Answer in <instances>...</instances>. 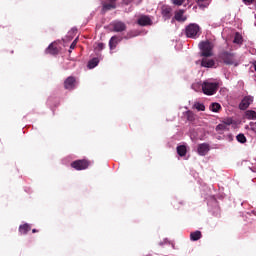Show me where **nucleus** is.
I'll list each match as a JSON object with an SVG mask.
<instances>
[{"label": "nucleus", "instance_id": "32", "mask_svg": "<svg viewBox=\"0 0 256 256\" xmlns=\"http://www.w3.org/2000/svg\"><path fill=\"white\" fill-rule=\"evenodd\" d=\"M68 35L70 36V39H73V35H77V29L72 28L71 31L68 32Z\"/></svg>", "mask_w": 256, "mask_h": 256}, {"label": "nucleus", "instance_id": "10", "mask_svg": "<svg viewBox=\"0 0 256 256\" xmlns=\"http://www.w3.org/2000/svg\"><path fill=\"white\" fill-rule=\"evenodd\" d=\"M171 7L170 6H162V17L167 21V19H171Z\"/></svg>", "mask_w": 256, "mask_h": 256}, {"label": "nucleus", "instance_id": "24", "mask_svg": "<svg viewBox=\"0 0 256 256\" xmlns=\"http://www.w3.org/2000/svg\"><path fill=\"white\" fill-rule=\"evenodd\" d=\"M219 109H221V104L219 103H212L210 105V111H212L213 113H218Z\"/></svg>", "mask_w": 256, "mask_h": 256}, {"label": "nucleus", "instance_id": "30", "mask_svg": "<svg viewBox=\"0 0 256 256\" xmlns=\"http://www.w3.org/2000/svg\"><path fill=\"white\" fill-rule=\"evenodd\" d=\"M222 123H223L224 125H226V127H229V125H233V118H231V117L224 118V119L222 120Z\"/></svg>", "mask_w": 256, "mask_h": 256}, {"label": "nucleus", "instance_id": "7", "mask_svg": "<svg viewBox=\"0 0 256 256\" xmlns=\"http://www.w3.org/2000/svg\"><path fill=\"white\" fill-rule=\"evenodd\" d=\"M251 103H253V97L245 96L239 104V109H241V111H245Z\"/></svg>", "mask_w": 256, "mask_h": 256}, {"label": "nucleus", "instance_id": "5", "mask_svg": "<svg viewBox=\"0 0 256 256\" xmlns=\"http://www.w3.org/2000/svg\"><path fill=\"white\" fill-rule=\"evenodd\" d=\"M209 57L210 56H203L201 60V67H205L206 69H213V67H215V60Z\"/></svg>", "mask_w": 256, "mask_h": 256}, {"label": "nucleus", "instance_id": "14", "mask_svg": "<svg viewBox=\"0 0 256 256\" xmlns=\"http://www.w3.org/2000/svg\"><path fill=\"white\" fill-rule=\"evenodd\" d=\"M184 13L185 10H179L175 13L174 19H176V21H187V17L184 16Z\"/></svg>", "mask_w": 256, "mask_h": 256}, {"label": "nucleus", "instance_id": "23", "mask_svg": "<svg viewBox=\"0 0 256 256\" xmlns=\"http://www.w3.org/2000/svg\"><path fill=\"white\" fill-rule=\"evenodd\" d=\"M246 119L255 120L256 119V112L253 110H247L245 112Z\"/></svg>", "mask_w": 256, "mask_h": 256}, {"label": "nucleus", "instance_id": "11", "mask_svg": "<svg viewBox=\"0 0 256 256\" xmlns=\"http://www.w3.org/2000/svg\"><path fill=\"white\" fill-rule=\"evenodd\" d=\"M151 23H152V21H151V18H149V16H141L138 19V25H141L142 27L151 25Z\"/></svg>", "mask_w": 256, "mask_h": 256}, {"label": "nucleus", "instance_id": "3", "mask_svg": "<svg viewBox=\"0 0 256 256\" xmlns=\"http://www.w3.org/2000/svg\"><path fill=\"white\" fill-rule=\"evenodd\" d=\"M200 31L201 28L197 24H189L186 27V37H189L190 39H197V37L200 35Z\"/></svg>", "mask_w": 256, "mask_h": 256}, {"label": "nucleus", "instance_id": "38", "mask_svg": "<svg viewBox=\"0 0 256 256\" xmlns=\"http://www.w3.org/2000/svg\"><path fill=\"white\" fill-rule=\"evenodd\" d=\"M164 243H167V239H164Z\"/></svg>", "mask_w": 256, "mask_h": 256}, {"label": "nucleus", "instance_id": "27", "mask_svg": "<svg viewBox=\"0 0 256 256\" xmlns=\"http://www.w3.org/2000/svg\"><path fill=\"white\" fill-rule=\"evenodd\" d=\"M236 139L238 143H247V138L245 137V134H238L236 136Z\"/></svg>", "mask_w": 256, "mask_h": 256}, {"label": "nucleus", "instance_id": "9", "mask_svg": "<svg viewBox=\"0 0 256 256\" xmlns=\"http://www.w3.org/2000/svg\"><path fill=\"white\" fill-rule=\"evenodd\" d=\"M113 29L116 33H121V31H125L127 29V26L121 21H116L113 22Z\"/></svg>", "mask_w": 256, "mask_h": 256}, {"label": "nucleus", "instance_id": "15", "mask_svg": "<svg viewBox=\"0 0 256 256\" xmlns=\"http://www.w3.org/2000/svg\"><path fill=\"white\" fill-rule=\"evenodd\" d=\"M46 53H48L49 55H57V53H59V49H57V47H55V44L52 43L47 47Z\"/></svg>", "mask_w": 256, "mask_h": 256}, {"label": "nucleus", "instance_id": "35", "mask_svg": "<svg viewBox=\"0 0 256 256\" xmlns=\"http://www.w3.org/2000/svg\"><path fill=\"white\" fill-rule=\"evenodd\" d=\"M245 5H253V1L255 0H242Z\"/></svg>", "mask_w": 256, "mask_h": 256}, {"label": "nucleus", "instance_id": "40", "mask_svg": "<svg viewBox=\"0 0 256 256\" xmlns=\"http://www.w3.org/2000/svg\"><path fill=\"white\" fill-rule=\"evenodd\" d=\"M33 233H36V230H35V229L33 230Z\"/></svg>", "mask_w": 256, "mask_h": 256}, {"label": "nucleus", "instance_id": "37", "mask_svg": "<svg viewBox=\"0 0 256 256\" xmlns=\"http://www.w3.org/2000/svg\"><path fill=\"white\" fill-rule=\"evenodd\" d=\"M229 139L232 140V139H233V136L229 135Z\"/></svg>", "mask_w": 256, "mask_h": 256}, {"label": "nucleus", "instance_id": "20", "mask_svg": "<svg viewBox=\"0 0 256 256\" xmlns=\"http://www.w3.org/2000/svg\"><path fill=\"white\" fill-rule=\"evenodd\" d=\"M99 65V58H93L88 62V69H95Z\"/></svg>", "mask_w": 256, "mask_h": 256}, {"label": "nucleus", "instance_id": "25", "mask_svg": "<svg viewBox=\"0 0 256 256\" xmlns=\"http://www.w3.org/2000/svg\"><path fill=\"white\" fill-rule=\"evenodd\" d=\"M192 89L194 91H203V83L201 82H196L192 84Z\"/></svg>", "mask_w": 256, "mask_h": 256}, {"label": "nucleus", "instance_id": "22", "mask_svg": "<svg viewBox=\"0 0 256 256\" xmlns=\"http://www.w3.org/2000/svg\"><path fill=\"white\" fill-rule=\"evenodd\" d=\"M216 131L218 133H223V131H229V127L222 122L216 126Z\"/></svg>", "mask_w": 256, "mask_h": 256}, {"label": "nucleus", "instance_id": "39", "mask_svg": "<svg viewBox=\"0 0 256 256\" xmlns=\"http://www.w3.org/2000/svg\"><path fill=\"white\" fill-rule=\"evenodd\" d=\"M159 245H163V242H160Z\"/></svg>", "mask_w": 256, "mask_h": 256}, {"label": "nucleus", "instance_id": "16", "mask_svg": "<svg viewBox=\"0 0 256 256\" xmlns=\"http://www.w3.org/2000/svg\"><path fill=\"white\" fill-rule=\"evenodd\" d=\"M177 153L180 157H185V155H187V146L185 145L178 146Z\"/></svg>", "mask_w": 256, "mask_h": 256}, {"label": "nucleus", "instance_id": "33", "mask_svg": "<svg viewBox=\"0 0 256 256\" xmlns=\"http://www.w3.org/2000/svg\"><path fill=\"white\" fill-rule=\"evenodd\" d=\"M97 49H98V51H103V49H105V44H103V43H98Z\"/></svg>", "mask_w": 256, "mask_h": 256}, {"label": "nucleus", "instance_id": "21", "mask_svg": "<svg viewBox=\"0 0 256 256\" xmlns=\"http://www.w3.org/2000/svg\"><path fill=\"white\" fill-rule=\"evenodd\" d=\"M210 4L211 0H198V6L200 7V9H205L209 7Z\"/></svg>", "mask_w": 256, "mask_h": 256}, {"label": "nucleus", "instance_id": "17", "mask_svg": "<svg viewBox=\"0 0 256 256\" xmlns=\"http://www.w3.org/2000/svg\"><path fill=\"white\" fill-rule=\"evenodd\" d=\"M119 38L116 36L111 37L110 41H109V47L111 50L115 49V47H117V43H119Z\"/></svg>", "mask_w": 256, "mask_h": 256}, {"label": "nucleus", "instance_id": "31", "mask_svg": "<svg viewBox=\"0 0 256 256\" xmlns=\"http://www.w3.org/2000/svg\"><path fill=\"white\" fill-rule=\"evenodd\" d=\"M173 5H176L177 7H181L183 3H185V0H171Z\"/></svg>", "mask_w": 256, "mask_h": 256}, {"label": "nucleus", "instance_id": "29", "mask_svg": "<svg viewBox=\"0 0 256 256\" xmlns=\"http://www.w3.org/2000/svg\"><path fill=\"white\" fill-rule=\"evenodd\" d=\"M185 116L187 117L188 121H193L195 119V114L192 111H186Z\"/></svg>", "mask_w": 256, "mask_h": 256}, {"label": "nucleus", "instance_id": "18", "mask_svg": "<svg viewBox=\"0 0 256 256\" xmlns=\"http://www.w3.org/2000/svg\"><path fill=\"white\" fill-rule=\"evenodd\" d=\"M233 43L236 45H241L243 43V36L239 32L235 33Z\"/></svg>", "mask_w": 256, "mask_h": 256}, {"label": "nucleus", "instance_id": "2", "mask_svg": "<svg viewBox=\"0 0 256 256\" xmlns=\"http://www.w3.org/2000/svg\"><path fill=\"white\" fill-rule=\"evenodd\" d=\"M215 44L210 41H203L199 43L200 57H213V49Z\"/></svg>", "mask_w": 256, "mask_h": 256}, {"label": "nucleus", "instance_id": "36", "mask_svg": "<svg viewBox=\"0 0 256 256\" xmlns=\"http://www.w3.org/2000/svg\"><path fill=\"white\" fill-rule=\"evenodd\" d=\"M129 37H137V34L130 35Z\"/></svg>", "mask_w": 256, "mask_h": 256}, {"label": "nucleus", "instance_id": "12", "mask_svg": "<svg viewBox=\"0 0 256 256\" xmlns=\"http://www.w3.org/2000/svg\"><path fill=\"white\" fill-rule=\"evenodd\" d=\"M209 153V146L208 144H200L198 146V154H200L202 157L207 155Z\"/></svg>", "mask_w": 256, "mask_h": 256}, {"label": "nucleus", "instance_id": "8", "mask_svg": "<svg viewBox=\"0 0 256 256\" xmlns=\"http://www.w3.org/2000/svg\"><path fill=\"white\" fill-rule=\"evenodd\" d=\"M65 89H68L69 91L75 89L77 87V81L73 77H68L64 82Z\"/></svg>", "mask_w": 256, "mask_h": 256}, {"label": "nucleus", "instance_id": "28", "mask_svg": "<svg viewBox=\"0 0 256 256\" xmlns=\"http://www.w3.org/2000/svg\"><path fill=\"white\" fill-rule=\"evenodd\" d=\"M194 108L197 109V111H205V104L196 102Z\"/></svg>", "mask_w": 256, "mask_h": 256}, {"label": "nucleus", "instance_id": "34", "mask_svg": "<svg viewBox=\"0 0 256 256\" xmlns=\"http://www.w3.org/2000/svg\"><path fill=\"white\" fill-rule=\"evenodd\" d=\"M75 47H77V38L72 42V44L70 45V50L75 49Z\"/></svg>", "mask_w": 256, "mask_h": 256}, {"label": "nucleus", "instance_id": "13", "mask_svg": "<svg viewBox=\"0 0 256 256\" xmlns=\"http://www.w3.org/2000/svg\"><path fill=\"white\" fill-rule=\"evenodd\" d=\"M31 231V225L25 223L19 226V233L20 235H27Z\"/></svg>", "mask_w": 256, "mask_h": 256}, {"label": "nucleus", "instance_id": "19", "mask_svg": "<svg viewBox=\"0 0 256 256\" xmlns=\"http://www.w3.org/2000/svg\"><path fill=\"white\" fill-rule=\"evenodd\" d=\"M201 236V231L197 230L190 234V239L191 241H199V239H201Z\"/></svg>", "mask_w": 256, "mask_h": 256}, {"label": "nucleus", "instance_id": "4", "mask_svg": "<svg viewBox=\"0 0 256 256\" xmlns=\"http://www.w3.org/2000/svg\"><path fill=\"white\" fill-rule=\"evenodd\" d=\"M220 58L226 65H233L235 63V55L229 52H222Z\"/></svg>", "mask_w": 256, "mask_h": 256}, {"label": "nucleus", "instance_id": "6", "mask_svg": "<svg viewBox=\"0 0 256 256\" xmlns=\"http://www.w3.org/2000/svg\"><path fill=\"white\" fill-rule=\"evenodd\" d=\"M71 166L77 171H83V169H87V167H89V162L87 160H77L74 161Z\"/></svg>", "mask_w": 256, "mask_h": 256}, {"label": "nucleus", "instance_id": "26", "mask_svg": "<svg viewBox=\"0 0 256 256\" xmlns=\"http://www.w3.org/2000/svg\"><path fill=\"white\" fill-rule=\"evenodd\" d=\"M115 7H116L115 2H111L109 4H103L104 11H109L111 9H115Z\"/></svg>", "mask_w": 256, "mask_h": 256}, {"label": "nucleus", "instance_id": "1", "mask_svg": "<svg viewBox=\"0 0 256 256\" xmlns=\"http://www.w3.org/2000/svg\"><path fill=\"white\" fill-rule=\"evenodd\" d=\"M219 89V81L208 79L202 83V92L204 95H215Z\"/></svg>", "mask_w": 256, "mask_h": 256}]
</instances>
